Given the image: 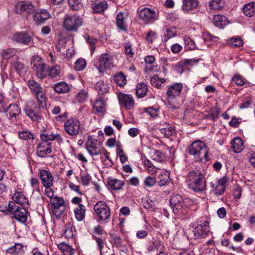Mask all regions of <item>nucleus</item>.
<instances>
[{"label": "nucleus", "mask_w": 255, "mask_h": 255, "mask_svg": "<svg viewBox=\"0 0 255 255\" xmlns=\"http://www.w3.org/2000/svg\"><path fill=\"white\" fill-rule=\"evenodd\" d=\"M116 24L118 27L123 30H126V24L125 22L124 16L122 12L117 14L116 17Z\"/></svg>", "instance_id": "4c0bfd02"}, {"label": "nucleus", "mask_w": 255, "mask_h": 255, "mask_svg": "<svg viewBox=\"0 0 255 255\" xmlns=\"http://www.w3.org/2000/svg\"><path fill=\"white\" fill-rule=\"evenodd\" d=\"M13 200L16 203L20 205H25L28 203L27 198L21 192L16 191L12 197Z\"/></svg>", "instance_id": "f704fd0d"}, {"label": "nucleus", "mask_w": 255, "mask_h": 255, "mask_svg": "<svg viewBox=\"0 0 255 255\" xmlns=\"http://www.w3.org/2000/svg\"><path fill=\"white\" fill-rule=\"evenodd\" d=\"M175 214H185L187 211V207L185 206L183 201L172 207Z\"/></svg>", "instance_id": "c9c22d12"}, {"label": "nucleus", "mask_w": 255, "mask_h": 255, "mask_svg": "<svg viewBox=\"0 0 255 255\" xmlns=\"http://www.w3.org/2000/svg\"><path fill=\"white\" fill-rule=\"evenodd\" d=\"M92 7L95 13H101L107 8L108 4L105 0H96L92 3Z\"/></svg>", "instance_id": "b1692460"}, {"label": "nucleus", "mask_w": 255, "mask_h": 255, "mask_svg": "<svg viewBox=\"0 0 255 255\" xmlns=\"http://www.w3.org/2000/svg\"><path fill=\"white\" fill-rule=\"evenodd\" d=\"M64 129L69 135H77L81 131L80 123L77 119H69L64 124Z\"/></svg>", "instance_id": "f8f14e48"}, {"label": "nucleus", "mask_w": 255, "mask_h": 255, "mask_svg": "<svg viewBox=\"0 0 255 255\" xmlns=\"http://www.w3.org/2000/svg\"><path fill=\"white\" fill-rule=\"evenodd\" d=\"M60 68L58 66H55L50 69L48 71V75L51 78L57 77L60 73Z\"/></svg>", "instance_id": "09e8293b"}, {"label": "nucleus", "mask_w": 255, "mask_h": 255, "mask_svg": "<svg viewBox=\"0 0 255 255\" xmlns=\"http://www.w3.org/2000/svg\"><path fill=\"white\" fill-rule=\"evenodd\" d=\"M165 81L163 78H160L157 75H154L150 79L151 85L157 88H160L162 84Z\"/></svg>", "instance_id": "37998d69"}, {"label": "nucleus", "mask_w": 255, "mask_h": 255, "mask_svg": "<svg viewBox=\"0 0 255 255\" xmlns=\"http://www.w3.org/2000/svg\"><path fill=\"white\" fill-rule=\"evenodd\" d=\"M107 184L109 188L113 190H119L121 189L125 185L124 181L109 178L107 181Z\"/></svg>", "instance_id": "4be33fe9"}, {"label": "nucleus", "mask_w": 255, "mask_h": 255, "mask_svg": "<svg viewBox=\"0 0 255 255\" xmlns=\"http://www.w3.org/2000/svg\"><path fill=\"white\" fill-rule=\"evenodd\" d=\"M102 143L92 136H89L85 143V147L92 156L99 155L102 154Z\"/></svg>", "instance_id": "1a4fd4ad"}, {"label": "nucleus", "mask_w": 255, "mask_h": 255, "mask_svg": "<svg viewBox=\"0 0 255 255\" xmlns=\"http://www.w3.org/2000/svg\"><path fill=\"white\" fill-rule=\"evenodd\" d=\"M11 68L12 70H14L19 75L24 73L26 70L24 64L18 60L11 62Z\"/></svg>", "instance_id": "2f4dec72"}, {"label": "nucleus", "mask_w": 255, "mask_h": 255, "mask_svg": "<svg viewBox=\"0 0 255 255\" xmlns=\"http://www.w3.org/2000/svg\"><path fill=\"white\" fill-rule=\"evenodd\" d=\"M161 133L163 134L164 137L169 138L175 134V129L172 126H169L167 128L163 127L160 128Z\"/></svg>", "instance_id": "79ce46f5"}, {"label": "nucleus", "mask_w": 255, "mask_h": 255, "mask_svg": "<svg viewBox=\"0 0 255 255\" xmlns=\"http://www.w3.org/2000/svg\"><path fill=\"white\" fill-rule=\"evenodd\" d=\"M40 108L34 107L32 109L30 107H27L25 110V112L28 117H29L33 121L39 122L41 120V116L39 113Z\"/></svg>", "instance_id": "aec40b11"}, {"label": "nucleus", "mask_w": 255, "mask_h": 255, "mask_svg": "<svg viewBox=\"0 0 255 255\" xmlns=\"http://www.w3.org/2000/svg\"><path fill=\"white\" fill-rule=\"evenodd\" d=\"M58 247L63 255H74L75 254V250L68 244L64 242L59 243L58 245Z\"/></svg>", "instance_id": "cd10ccee"}, {"label": "nucleus", "mask_w": 255, "mask_h": 255, "mask_svg": "<svg viewBox=\"0 0 255 255\" xmlns=\"http://www.w3.org/2000/svg\"><path fill=\"white\" fill-rule=\"evenodd\" d=\"M112 65V56L107 53L102 54L98 60L94 61L95 66L100 73L110 68Z\"/></svg>", "instance_id": "9d476101"}, {"label": "nucleus", "mask_w": 255, "mask_h": 255, "mask_svg": "<svg viewBox=\"0 0 255 255\" xmlns=\"http://www.w3.org/2000/svg\"><path fill=\"white\" fill-rule=\"evenodd\" d=\"M139 19L145 23L152 22L155 20L156 12L152 9L147 7H144L137 12Z\"/></svg>", "instance_id": "ddd939ff"}, {"label": "nucleus", "mask_w": 255, "mask_h": 255, "mask_svg": "<svg viewBox=\"0 0 255 255\" xmlns=\"http://www.w3.org/2000/svg\"><path fill=\"white\" fill-rule=\"evenodd\" d=\"M209 222H200V223L193 224L191 231L188 233V238L190 239H201L206 238L209 232Z\"/></svg>", "instance_id": "7ed1b4c3"}, {"label": "nucleus", "mask_w": 255, "mask_h": 255, "mask_svg": "<svg viewBox=\"0 0 255 255\" xmlns=\"http://www.w3.org/2000/svg\"><path fill=\"white\" fill-rule=\"evenodd\" d=\"M156 184V179L150 176L147 177L144 180V184L147 187H152Z\"/></svg>", "instance_id": "052dcab7"}, {"label": "nucleus", "mask_w": 255, "mask_h": 255, "mask_svg": "<svg viewBox=\"0 0 255 255\" xmlns=\"http://www.w3.org/2000/svg\"><path fill=\"white\" fill-rule=\"evenodd\" d=\"M223 4L222 0H212L209 3V7L213 10H220L223 8Z\"/></svg>", "instance_id": "c03bdc74"}, {"label": "nucleus", "mask_w": 255, "mask_h": 255, "mask_svg": "<svg viewBox=\"0 0 255 255\" xmlns=\"http://www.w3.org/2000/svg\"><path fill=\"white\" fill-rule=\"evenodd\" d=\"M81 178L82 183L85 186H87L89 184L91 179L90 176L88 174L82 175Z\"/></svg>", "instance_id": "338daca9"}, {"label": "nucleus", "mask_w": 255, "mask_h": 255, "mask_svg": "<svg viewBox=\"0 0 255 255\" xmlns=\"http://www.w3.org/2000/svg\"><path fill=\"white\" fill-rule=\"evenodd\" d=\"M232 148L236 153H240L244 149L243 141L239 137H235L232 140Z\"/></svg>", "instance_id": "c756f323"}, {"label": "nucleus", "mask_w": 255, "mask_h": 255, "mask_svg": "<svg viewBox=\"0 0 255 255\" xmlns=\"http://www.w3.org/2000/svg\"><path fill=\"white\" fill-rule=\"evenodd\" d=\"M15 11L17 13L26 14L27 16L34 11V7L30 2L19 1L15 5Z\"/></svg>", "instance_id": "4468645a"}, {"label": "nucleus", "mask_w": 255, "mask_h": 255, "mask_svg": "<svg viewBox=\"0 0 255 255\" xmlns=\"http://www.w3.org/2000/svg\"><path fill=\"white\" fill-rule=\"evenodd\" d=\"M169 180V174L165 172L160 173L157 177V182L160 186L166 185Z\"/></svg>", "instance_id": "e433bc0d"}, {"label": "nucleus", "mask_w": 255, "mask_h": 255, "mask_svg": "<svg viewBox=\"0 0 255 255\" xmlns=\"http://www.w3.org/2000/svg\"><path fill=\"white\" fill-rule=\"evenodd\" d=\"M97 39L93 37H88L87 39V42L90 46V50L92 52H94L95 49V44L97 42Z\"/></svg>", "instance_id": "680f3d73"}, {"label": "nucleus", "mask_w": 255, "mask_h": 255, "mask_svg": "<svg viewBox=\"0 0 255 255\" xmlns=\"http://www.w3.org/2000/svg\"><path fill=\"white\" fill-rule=\"evenodd\" d=\"M23 246L21 244H15L13 246L7 249V253L13 255H21L23 252Z\"/></svg>", "instance_id": "473e14b6"}, {"label": "nucleus", "mask_w": 255, "mask_h": 255, "mask_svg": "<svg viewBox=\"0 0 255 255\" xmlns=\"http://www.w3.org/2000/svg\"><path fill=\"white\" fill-rule=\"evenodd\" d=\"M93 107L97 113H103L105 112V104L103 100H97Z\"/></svg>", "instance_id": "a18cd8bd"}, {"label": "nucleus", "mask_w": 255, "mask_h": 255, "mask_svg": "<svg viewBox=\"0 0 255 255\" xmlns=\"http://www.w3.org/2000/svg\"><path fill=\"white\" fill-rule=\"evenodd\" d=\"M115 82L120 86L122 87L127 83L126 76L122 72L116 75L114 77Z\"/></svg>", "instance_id": "a19ab883"}, {"label": "nucleus", "mask_w": 255, "mask_h": 255, "mask_svg": "<svg viewBox=\"0 0 255 255\" xmlns=\"http://www.w3.org/2000/svg\"><path fill=\"white\" fill-rule=\"evenodd\" d=\"M182 89V84L180 83H176L172 86L169 87L167 91V106L169 108L176 109L177 107L173 104V100L179 96Z\"/></svg>", "instance_id": "39448f33"}, {"label": "nucleus", "mask_w": 255, "mask_h": 255, "mask_svg": "<svg viewBox=\"0 0 255 255\" xmlns=\"http://www.w3.org/2000/svg\"><path fill=\"white\" fill-rule=\"evenodd\" d=\"M147 92V86L145 83L138 84L136 88V95L138 98L144 97Z\"/></svg>", "instance_id": "72a5a7b5"}, {"label": "nucleus", "mask_w": 255, "mask_h": 255, "mask_svg": "<svg viewBox=\"0 0 255 255\" xmlns=\"http://www.w3.org/2000/svg\"><path fill=\"white\" fill-rule=\"evenodd\" d=\"M20 109L17 105L11 104L6 111V116L12 122L20 113Z\"/></svg>", "instance_id": "412c9836"}, {"label": "nucleus", "mask_w": 255, "mask_h": 255, "mask_svg": "<svg viewBox=\"0 0 255 255\" xmlns=\"http://www.w3.org/2000/svg\"><path fill=\"white\" fill-rule=\"evenodd\" d=\"M75 228L73 224L69 223L67 224L64 230V235L67 239L72 238L74 236Z\"/></svg>", "instance_id": "ea45409f"}, {"label": "nucleus", "mask_w": 255, "mask_h": 255, "mask_svg": "<svg viewBox=\"0 0 255 255\" xmlns=\"http://www.w3.org/2000/svg\"><path fill=\"white\" fill-rule=\"evenodd\" d=\"M211 186L212 189V192L217 196L222 195L225 192L226 186H223L222 185L216 183L215 184L213 183H211Z\"/></svg>", "instance_id": "58836bf2"}, {"label": "nucleus", "mask_w": 255, "mask_h": 255, "mask_svg": "<svg viewBox=\"0 0 255 255\" xmlns=\"http://www.w3.org/2000/svg\"><path fill=\"white\" fill-rule=\"evenodd\" d=\"M153 249L151 250V251H153L154 249H156L157 251H164V245L161 243L159 241H155L153 243Z\"/></svg>", "instance_id": "e2e57ef3"}, {"label": "nucleus", "mask_w": 255, "mask_h": 255, "mask_svg": "<svg viewBox=\"0 0 255 255\" xmlns=\"http://www.w3.org/2000/svg\"><path fill=\"white\" fill-rule=\"evenodd\" d=\"M125 52L126 54L129 57H132L134 53L132 51L131 45L129 43H127L125 45Z\"/></svg>", "instance_id": "774afa93"}, {"label": "nucleus", "mask_w": 255, "mask_h": 255, "mask_svg": "<svg viewBox=\"0 0 255 255\" xmlns=\"http://www.w3.org/2000/svg\"><path fill=\"white\" fill-rule=\"evenodd\" d=\"M185 42L187 48L190 50H194L196 48L195 43L193 40L189 37L185 40Z\"/></svg>", "instance_id": "4d7b16f0"}, {"label": "nucleus", "mask_w": 255, "mask_h": 255, "mask_svg": "<svg viewBox=\"0 0 255 255\" xmlns=\"http://www.w3.org/2000/svg\"><path fill=\"white\" fill-rule=\"evenodd\" d=\"M88 94L85 90H81L76 96V99L78 102L84 103L87 99Z\"/></svg>", "instance_id": "de8ad7c7"}, {"label": "nucleus", "mask_w": 255, "mask_h": 255, "mask_svg": "<svg viewBox=\"0 0 255 255\" xmlns=\"http://www.w3.org/2000/svg\"><path fill=\"white\" fill-rule=\"evenodd\" d=\"M186 182L189 188L195 192H202L206 187L204 176L199 170L190 171L187 176Z\"/></svg>", "instance_id": "f257e3e1"}, {"label": "nucleus", "mask_w": 255, "mask_h": 255, "mask_svg": "<svg viewBox=\"0 0 255 255\" xmlns=\"http://www.w3.org/2000/svg\"><path fill=\"white\" fill-rule=\"evenodd\" d=\"M31 64L38 78L43 79L48 75V70H46L45 64L39 56H33L31 60Z\"/></svg>", "instance_id": "6e6552de"}, {"label": "nucleus", "mask_w": 255, "mask_h": 255, "mask_svg": "<svg viewBox=\"0 0 255 255\" xmlns=\"http://www.w3.org/2000/svg\"><path fill=\"white\" fill-rule=\"evenodd\" d=\"M55 134L53 133H46L45 131L44 133L40 134L41 140L44 141L49 142V141H52L54 140Z\"/></svg>", "instance_id": "5fc2aeb1"}, {"label": "nucleus", "mask_w": 255, "mask_h": 255, "mask_svg": "<svg viewBox=\"0 0 255 255\" xmlns=\"http://www.w3.org/2000/svg\"><path fill=\"white\" fill-rule=\"evenodd\" d=\"M219 114V110L217 109H215L214 110L212 113L209 114L207 116V118L211 119L213 121H215L216 119L218 118Z\"/></svg>", "instance_id": "69168bd1"}, {"label": "nucleus", "mask_w": 255, "mask_h": 255, "mask_svg": "<svg viewBox=\"0 0 255 255\" xmlns=\"http://www.w3.org/2000/svg\"><path fill=\"white\" fill-rule=\"evenodd\" d=\"M213 23L216 26L221 28L227 24L228 19L224 15H215L213 19Z\"/></svg>", "instance_id": "c85d7f7f"}, {"label": "nucleus", "mask_w": 255, "mask_h": 255, "mask_svg": "<svg viewBox=\"0 0 255 255\" xmlns=\"http://www.w3.org/2000/svg\"><path fill=\"white\" fill-rule=\"evenodd\" d=\"M182 201H183V200L181 196L179 194H175L173 195L170 200V206L172 208Z\"/></svg>", "instance_id": "8fccbe9b"}, {"label": "nucleus", "mask_w": 255, "mask_h": 255, "mask_svg": "<svg viewBox=\"0 0 255 255\" xmlns=\"http://www.w3.org/2000/svg\"><path fill=\"white\" fill-rule=\"evenodd\" d=\"M52 151L51 143L50 142L41 140L36 147V153L38 156L44 157Z\"/></svg>", "instance_id": "2eb2a0df"}, {"label": "nucleus", "mask_w": 255, "mask_h": 255, "mask_svg": "<svg viewBox=\"0 0 255 255\" xmlns=\"http://www.w3.org/2000/svg\"><path fill=\"white\" fill-rule=\"evenodd\" d=\"M86 207L83 204H79L74 210V213L76 219L78 221H83L85 217Z\"/></svg>", "instance_id": "bb28decb"}, {"label": "nucleus", "mask_w": 255, "mask_h": 255, "mask_svg": "<svg viewBox=\"0 0 255 255\" xmlns=\"http://www.w3.org/2000/svg\"><path fill=\"white\" fill-rule=\"evenodd\" d=\"M14 54V50L12 48H8L3 50L1 55L3 59H8L12 57Z\"/></svg>", "instance_id": "3c124183"}, {"label": "nucleus", "mask_w": 255, "mask_h": 255, "mask_svg": "<svg viewBox=\"0 0 255 255\" xmlns=\"http://www.w3.org/2000/svg\"><path fill=\"white\" fill-rule=\"evenodd\" d=\"M68 4L73 10H78L82 7V4L78 0H68Z\"/></svg>", "instance_id": "603ef678"}, {"label": "nucleus", "mask_w": 255, "mask_h": 255, "mask_svg": "<svg viewBox=\"0 0 255 255\" xmlns=\"http://www.w3.org/2000/svg\"><path fill=\"white\" fill-rule=\"evenodd\" d=\"M198 0H183L182 10L185 12H189L199 7Z\"/></svg>", "instance_id": "5701e85b"}, {"label": "nucleus", "mask_w": 255, "mask_h": 255, "mask_svg": "<svg viewBox=\"0 0 255 255\" xmlns=\"http://www.w3.org/2000/svg\"><path fill=\"white\" fill-rule=\"evenodd\" d=\"M86 61L84 59L80 58L75 62L74 67L77 71H81L86 67Z\"/></svg>", "instance_id": "49530a36"}, {"label": "nucleus", "mask_w": 255, "mask_h": 255, "mask_svg": "<svg viewBox=\"0 0 255 255\" xmlns=\"http://www.w3.org/2000/svg\"><path fill=\"white\" fill-rule=\"evenodd\" d=\"M208 148L205 143L201 140L193 142L189 146L188 153L194 156L198 160H207L208 153Z\"/></svg>", "instance_id": "f03ea898"}, {"label": "nucleus", "mask_w": 255, "mask_h": 255, "mask_svg": "<svg viewBox=\"0 0 255 255\" xmlns=\"http://www.w3.org/2000/svg\"><path fill=\"white\" fill-rule=\"evenodd\" d=\"M52 87L53 90L58 94L67 93L70 91L69 86L65 82L57 83Z\"/></svg>", "instance_id": "a878e982"}, {"label": "nucleus", "mask_w": 255, "mask_h": 255, "mask_svg": "<svg viewBox=\"0 0 255 255\" xmlns=\"http://www.w3.org/2000/svg\"><path fill=\"white\" fill-rule=\"evenodd\" d=\"M39 175L43 186L51 187L53 186L54 178L49 170H39Z\"/></svg>", "instance_id": "dca6fc26"}, {"label": "nucleus", "mask_w": 255, "mask_h": 255, "mask_svg": "<svg viewBox=\"0 0 255 255\" xmlns=\"http://www.w3.org/2000/svg\"><path fill=\"white\" fill-rule=\"evenodd\" d=\"M94 211L98 217L99 221L108 222L111 213L109 207L105 201H98L94 206Z\"/></svg>", "instance_id": "20e7f679"}, {"label": "nucleus", "mask_w": 255, "mask_h": 255, "mask_svg": "<svg viewBox=\"0 0 255 255\" xmlns=\"http://www.w3.org/2000/svg\"><path fill=\"white\" fill-rule=\"evenodd\" d=\"M82 23L83 20L80 16L76 15H67L63 21V26L68 31H75L82 25Z\"/></svg>", "instance_id": "423d86ee"}, {"label": "nucleus", "mask_w": 255, "mask_h": 255, "mask_svg": "<svg viewBox=\"0 0 255 255\" xmlns=\"http://www.w3.org/2000/svg\"><path fill=\"white\" fill-rule=\"evenodd\" d=\"M28 85L35 94L39 106L43 108L46 105V98L45 94L42 92V89L40 84L34 80H29Z\"/></svg>", "instance_id": "0eeeda50"}, {"label": "nucleus", "mask_w": 255, "mask_h": 255, "mask_svg": "<svg viewBox=\"0 0 255 255\" xmlns=\"http://www.w3.org/2000/svg\"><path fill=\"white\" fill-rule=\"evenodd\" d=\"M19 137L24 140H28L33 138V134L27 131H20L18 132Z\"/></svg>", "instance_id": "864d4df0"}, {"label": "nucleus", "mask_w": 255, "mask_h": 255, "mask_svg": "<svg viewBox=\"0 0 255 255\" xmlns=\"http://www.w3.org/2000/svg\"><path fill=\"white\" fill-rule=\"evenodd\" d=\"M192 62L198 63V60H196L194 59H186L184 62H180L177 64V66H178L180 68H182L183 66L185 65L189 64Z\"/></svg>", "instance_id": "0e129e2a"}, {"label": "nucleus", "mask_w": 255, "mask_h": 255, "mask_svg": "<svg viewBox=\"0 0 255 255\" xmlns=\"http://www.w3.org/2000/svg\"><path fill=\"white\" fill-rule=\"evenodd\" d=\"M13 39L18 42L27 44L30 42L31 37L26 33L19 32L13 35Z\"/></svg>", "instance_id": "393cba45"}, {"label": "nucleus", "mask_w": 255, "mask_h": 255, "mask_svg": "<svg viewBox=\"0 0 255 255\" xmlns=\"http://www.w3.org/2000/svg\"><path fill=\"white\" fill-rule=\"evenodd\" d=\"M243 40L240 38H233L230 40V44L233 47H240L243 45Z\"/></svg>", "instance_id": "13d9d810"}, {"label": "nucleus", "mask_w": 255, "mask_h": 255, "mask_svg": "<svg viewBox=\"0 0 255 255\" xmlns=\"http://www.w3.org/2000/svg\"><path fill=\"white\" fill-rule=\"evenodd\" d=\"M175 35L174 31L171 30L170 29L166 28L164 33V36L162 40L164 42L167 41L169 38L173 37Z\"/></svg>", "instance_id": "6e6d98bb"}, {"label": "nucleus", "mask_w": 255, "mask_h": 255, "mask_svg": "<svg viewBox=\"0 0 255 255\" xmlns=\"http://www.w3.org/2000/svg\"><path fill=\"white\" fill-rule=\"evenodd\" d=\"M119 101L126 110H131L134 106V101L129 95L122 94L119 96Z\"/></svg>", "instance_id": "a211bd4d"}, {"label": "nucleus", "mask_w": 255, "mask_h": 255, "mask_svg": "<svg viewBox=\"0 0 255 255\" xmlns=\"http://www.w3.org/2000/svg\"><path fill=\"white\" fill-rule=\"evenodd\" d=\"M244 80L245 79L240 75H237L232 79V80L238 86H243L245 84Z\"/></svg>", "instance_id": "bf43d9fd"}, {"label": "nucleus", "mask_w": 255, "mask_h": 255, "mask_svg": "<svg viewBox=\"0 0 255 255\" xmlns=\"http://www.w3.org/2000/svg\"><path fill=\"white\" fill-rule=\"evenodd\" d=\"M12 214L13 215L12 218H14L17 221L23 224L26 222L27 212L24 208L18 207L15 209Z\"/></svg>", "instance_id": "6ab92c4d"}, {"label": "nucleus", "mask_w": 255, "mask_h": 255, "mask_svg": "<svg viewBox=\"0 0 255 255\" xmlns=\"http://www.w3.org/2000/svg\"><path fill=\"white\" fill-rule=\"evenodd\" d=\"M50 17L51 15L50 13L45 9L36 11L33 15V20L38 24L43 23Z\"/></svg>", "instance_id": "f3484780"}, {"label": "nucleus", "mask_w": 255, "mask_h": 255, "mask_svg": "<svg viewBox=\"0 0 255 255\" xmlns=\"http://www.w3.org/2000/svg\"><path fill=\"white\" fill-rule=\"evenodd\" d=\"M52 205V214L57 218H60L65 210V201L63 198L55 196L50 199Z\"/></svg>", "instance_id": "9b49d317"}, {"label": "nucleus", "mask_w": 255, "mask_h": 255, "mask_svg": "<svg viewBox=\"0 0 255 255\" xmlns=\"http://www.w3.org/2000/svg\"><path fill=\"white\" fill-rule=\"evenodd\" d=\"M243 10L244 13L248 17H252L255 15V2H251L245 4Z\"/></svg>", "instance_id": "7c9ffc66"}]
</instances>
